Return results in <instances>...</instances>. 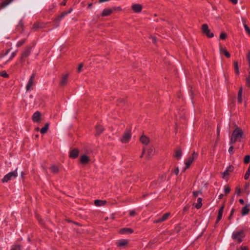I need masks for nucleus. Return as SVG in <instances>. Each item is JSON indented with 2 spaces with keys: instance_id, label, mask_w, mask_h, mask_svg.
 I'll return each instance as SVG.
<instances>
[{
  "instance_id": "obj_18",
  "label": "nucleus",
  "mask_w": 250,
  "mask_h": 250,
  "mask_svg": "<svg viewBox=\"0 0 250 250\" xmlns=\"http://www.w3.org/2000/svg\"><path fill=\"white\" fill-rule=\"evenodd\" d=\"M233 170V167L232 166H229L227 169L226 171H225L223 173L222 178L223 179L225 178V177L229 174L230 172H231Z\"/></svg>"
},
{
  "instance_id": "obj_3",
  "label": "nucleus",
  "mask_w": 250,
  "mask_h": 250,
  "mask_svg": "<svg viewBox=\"0 0 250 250\" xmlns=\"http://www.w3.org/2000/svg\"><path fill=\"white\" fill-rule=\"evenodd\" d=\"M201 30L202 33L207 37L211 38L214 37V34L210 31L207 24L204 23L201 26Z\"/></svg>"
},
{
  "instance_id": "obj_58",
  "label": "nucleus",
  "mask_w": 250,
  "mask_h": 250,
  "mask_svg": "<svg viewBox=\"0 0 250 250\" xmlns=\"http://www.w3.org/2000/svg\"><path fill=\"white\" fill-rule=\"evenodd\" d=\"M229 0L234 4H236L238 2V0Z\"/></svg>"
},
{
  "instance_id": "obj_56",
  "label": "nucleus",
  "mask_w": 250,
  "mask_h": 250,
  "mask_svg": "<svg viewBox=\"0 0 250 250\" xmlns=\"http://www.w3.org/2000/svg\"><path fill=\"white\" fill-rule=\"evenodd\" d=\"M173 172L176 174L177 175L179 173V168L178 167H177L175 170L173 171Z\"/></svg>"
},
{
  "instance_id": "obj_46",
  "label": "nucleus",
  "mask_w": 250,
  "mask_h": 250,
  "mask_svg": "<svg viewBox=\"0 0 250 250\" xmlns=\"http://www.w3.org/2000/svg\"><path fill=\"white\" fill-rule=\"evenodd\" d=\"M238 101L239 103H241L242 101V94L239 95L238 94Z\"/></svg>"
},
{
  "instance_id": "obj_51",
  "label": "nucleus",
  "mask_w": 250,
  "mask_h": 250,
  "mask_svg": "<svg viewBox=\"0 0 250 250\" xmlns=\"http://www.w3.org/2000/svg\"><path fill=\"white\" fill-rule=\"evenodd\" d=\"M24 42V41H20L19 42H18V43L17 44V47H19L20 46H21L22 44H23V43Z\"/></svg>"
},
{
  "instance_id": "obj_59",
  "label": "nucleus",
  "mask_w": 250,
  "mask_h": 250,
  "mask_svg": "<svg viewBox=\"0 0 250 250\" xmlns=\"http://www.w3.org/2000/svg\"><path fill=\"white\" fill-rule=\"evenodd\" d=\"M243 88L241 87L239 90L238 93L239 95L242 94Z\"/></svg>"
},
{
  "instance_id": "obj_29",
  "label": "nucleus",
  "mask_w": 250,
  "mask_h": 250,
  "mask_svg": "<svg viewBox=\"0 0 250 250\" xmlns=\"http://www.w3.org/2000/svg\"><path fill=\"white\" fill-rule=\"evenodd\" d=\"M202 199L201 198H199L198 199H197V204H196L195 205V208H197V209H199L201 208L202 206Z\"/></svg>"
},
{
  "instance_id": "obj_57",
  "label": "nucleus",
  "mask_w": 250,
  "mask_h": 250,
  "mask_svg": "<svg viewBox=\"0 0 250 250\" xmlns=\"http://www.w3.org/2000/svg\"><path fill=\"white\" fill-rule=\"evenodd\" d=\"M188 208H189V207L188 206H186L184 207V208H183V211L184 212H186L188 210Z\"/></svg>"
},
{
  "instance_id": "obj_63",
  "label": "nucleus",
  "mask_w": 250,
  "mask_h": 250,
  "mask_svg": "<svg viewBox=\"0 0 250 250\" xmlns=\"http://www.w3.org/2000/svg\"><path fill=\"white\" fill-rule=\"evenodd\" d=\"M72 11V8H70L68 11H66L67 13V15L69 13H70Z\"/></svg>"
},
{
  "instance_id": "obj_52",
  "label": "nucleus",
  "mask_w": 250,
  "mask_h": 250,
  "mask_svg": "<svg viewBox=\"0 0 250 250\" xmlns=\"http://www.w3.org/2000/svg\"><path fill=\"white\" fill-rule=\"evenodd\" d=\"M150 38L152 39V41L154 43H156L157 42V39L155 37L151 36L150 37Z\"/></svg>"
},
{
  "instance_id": "obj_21",
  "label": "nucleus",
  "mask_w": 250,
  "mask_h": 250,
  "mask_svg": "<svg viewBox=\"0 0 250 250\" xmlns=\"http://www.w3.org/2000/svg\"><path fill=\"white\" fill-rule=\"evenodd\" d=\"M112 9H105L103 11L101 15L103 17L109 16L112 13Z\"/></svg>"
},
{
  "instance_id": "obj_13",
  "label": "nucleus",
  "mask_w": 250,
  "mask_h": 250,
  "mask_svg": "<svg viewBox=\"0 0 250 250\" xmlns=\"http://www.w3.org/2000/svg\"><path fill=\"white\" fill-rule=\"evenodd\" d=\"M219 52L220 54H223L227 58L230 57V53L227 51L225 47H223L222 45L219 46Z\"/></svg>"
},
{
  "instance_id": "obj_60",
  "label": "nucleus",
  "mask_w": 250,
  "mask_h": 250,
  "mask_svg": "<svg viewBox=\"0 0 250 250\" xmlns=\"http://www.w3.org/2000/svg\"><path fill=\"white\" fill-rule=\"evenodd\" d=\"M239 202L242 205H243L244 204V200L242 199H239Z\"/></svg>"
},
{
  "instance_id": "obj_28",
  "label": "nucleus",
  "mask_w": 250,
  "mask_h": 250,
  "mask_svg": "<svg viewBox=\"0 0 250 250\" xmlns=\"http://www.w3.org/2000/svg\"><path fill=\"white\" fill-rule=\"evenodd\" d=\"M43 27V23H36L33 25V29L36 30L38 28H42Z\"/></svg>"
},
{
  "instance_id": "obj_50",
  "label": "nucleus",
  "mask_w": 250,
  "mask_h": 250,
  "mask_svg": "<svg viewBox=\"0 0 250 250\" xmlns=\"http://www.w3.org/2000/svg\"><path fill=\"white\" fill-rule=\"evenodd\" d=\"M229 152L230 153H233V146H231L229 149Z\"/></svg>"
},
{
  "instance_id": "obj_34",
  "label": "nucleus",
  "mask_w": 250,
  "mask_h": 250,
  "mask_svg": "<svg viewBox=\"0 0 250 250\" xmlns=\"http://www.w3.org/2000/svg\"><path fill=\"white\" fill-rule=\"evenodd\" d=\"M227 37V34L225 32H222L220 35L219 38L220 40H225Z\"/></svg>"
},
{
  "instance_id": "obj_27",
  "label": "nucleus",
  "mask_w": 250,
  "mask_h": 250,
  "mask_svg": "<svg viewBox=\"0 0 250 250\" xmlns=\"http://www.w3.org/2000/svg\"><path fill=\"white\" fill-rule=\"evenodd\" d=\"M50 169L53 173H57L59 171L58 167L55 165L52 166L50 167Z\"/></svg>"
},
{
  "instance_id": "obj_12",
  "label": "nucleus",
  "mask_w": 250,
  "mask_h": 250,
  "mask_svg": "<svg viewBox=\"0 0 250 250\" xmlns=\"http://www.w3.org/2000/svg\"><path fill=\"white\" fill-rule=\"evenodd\" d=\"M142 8V5L140 4H134L131 6L132 10L135 13L141 12Z\"/></svg>"
},
{
  "instance_id": "obj_37",
  "label": "nucleus",
  "mask_w": 250,
  "mask_h": 250,
  "mask_svg": "<svg viewBox=\"0 0 250 250\" xmlns=\"http://www.w3.org/2000/svg\"><path fill=\"white\" fill-rule=\"evenodd\" d=\"M250 161V156L248 155H246L244 160V162L245 164H248Z\"/></svg>"
},
{
  "instance_id": "obj_64",
  "label": "nucleus",
  "mask_w": 250,
  "mask_h": 250,
  "mask_svg": "<svg viewBox=\"0 0 250 250\" xmlns=\"http://www.w3.org/2000/svg\"><path fill=\"white\" fill-rule=\"evenodd\" d=\"M242 250H249L246 247H243L241 248Z\"/></svg>"
},
{
  "instance_id": "obj_26",
  "label": "nucleus",
  "mask_w": 250,
  "mask_h": 250,
  "mask_svg": "<svg viewBox=\"0 0 250 250\" xmlns=\"http://www.w3.org/2000/svg\"><path fill=\"white\" fill-rule=\"evenodd\" d=\"M49 125V123H46L44 126L41 129V133L42 134L46 133L48 129Z\"/></svg>"
},
{
  "instance_id": "obj_9",
  "label": "nucleus",
  "mask_w": 250,
  "mask_h": 250,
  "mask_svg": "<svg viewBox=\"0 0 250 250\" xmlns=\"http://www.w3.org/2000/svg\"><path fill=\"white\" fill-rule=\"evenodd\" d=\"M128 244V241L126 239H122L119 240L116 245L118 247L125 248L127 246Z\"/></svg>"
},
{
  "instance_id": "obj_31",
  "label": "nucleus",
  "mask_w": 250,
  "mask_h": 250,
  "mask_svg": "<svg viewBox=\"0 0 250 250\" xmlns=\"http://www.w3.org/2000/svg\"><path fill=\"white\" fill-rule=\"evenodd\" d=\"M13 0H5L1 4V7L4 8L10 3Z\"/></svg>"
},
{
  "instance_id": "obj_8",
  "label": "nucleus",
  "mask_w": 250,
  "mask_h": 250,
  "mask_svg": "<svg viewBox=\"0 0 250 250\" xmlns=\"http://www.w3.org/2000/svg\"><path fill=\"white\" fill-rule=\"evenodd\" d=\"M68 74L62 75L59 83L60 86L63 87L66 85L68 81Z\"/></svg>"
},
{
  "instance_id": "obj_17",
  "label": "nucleus",
  "mask_w": 250,
  "mask_h": 250,
  "mask_svg": "<svg viewBox=\"0 0 250 250\" xmlns=\"http://www.w3.org/2000/svg\"><path fill=\"white\" fill-rule=\"evenodd\" d=\"M41 113L39 111H36L33 115L32 120L35 122H40L41 120Z\"/></svg>"
},
{
  "instance_id": "obj_44",
  "label": "nucleus",
  "mask_w": 250,
  "mask_h": 250,
  "mask_svg": "<svg viewBox=\"0 0 250 250\" xmlns=\"http://www.w3.org/2000/svg\"><path fill=\"white\" fill-rule=\"evenodd\" d=\"M241 189L239 187H237L236 188V193L238 195H240V193H241Z\"/></svg>"
},
{
  "instance_id": "obj_1",
  "label": "nucleus",
  "mask_w": 250,
  "mask_h": 250,
  "mask_svg": "<svg viewBox=\"0 0 250 250\" xmlns=\"http://www.w3.org/2000/svg\"><path fill=\"white\" fill-rule=\"evenodd\" d=\"M244 137V132L243 130L236 126L233 131L230 139L229 144L230 145L234 144L236 142H240L241 139Z\"/></svg>"
},
{
  "instance_id": "obj_32",
  "label": "nucleus",
  "mask_w": 250,
  "mask_h": 250,
  "mask_svg": "<svg viewBox=\"0 0 250 250\" xmlns=\"http://www.w3.org/2000/svg\"><path fill=\"white\" fill-rule=\"evenodd\" d=\"M154 154V150L152 148H149L147 149V155L148 158L151 157Z\"/></svg>"
},
{
  "instance_id": "obj_11",
  "label": "nucleus",
  "mask_w": 250,
  "mask_h": 250,
  "mask_svg": "<svg viewBox=\"0 0 250 250\" xmlns=\"http://www.w3.org/2000/svg\"><path fill=\"white\" fill-rule=\"evenodd\" d=\"M95 129H96L95 136H99L105 130L104 127L101 125H97L95 126Z\"/></svg>"
},
{
  "instance_id": "obj_42",
  "label": "nucleus",
  "mask_w": 250,
  "mask_h": 250,
  "mask_svg": "<svg viewBox=\"0 0 250 250\" xmlns=\"http://www.w3.org/2000/svg\"><path fill=\"white\" fill-rule=\"evenodd\" d=\"M248 62H249V66H250V50L249 51L247 55Z\"/></svg>"
},
{
  "instance_id": "obj_20",
  "label": "nucleus",
  "mask_w": 250,
  "mask_h": 250,
  "mask_svg": "<svg viewBox=\"0 0 250 250\" xmlns=\"http://www.w3.org/2000/svg\"><path fill=\"white\" fill-rule=\"evenodd\" d=\"M106 203V201L105 200H95L94 201V204L97 207L104 206Z\"/></svg>"
},
{
  "instance_id": "obj_23",
  "label": "nucleus",
  "mask_w": 250,
  "mask_h": 250,
  "mask_svg": "<svg viewBox=\"0 0 250 250\" xmlns=\"http://www.w3.org/2000/svg\"><path fill=\"white\" fill-rule=\"evenodd\" d=\"M224 205H223L219 209V211H218L217 218V222H218L221 219V218L222 217L223 212L224 210Z\"/></svg>"
},
{
  "instance_id": "obj_36",
  "label": "nucleus",
  "mask_w": 250,
  "mask_h": 250,
  "mask_svg": "<svg viewBox=\"0 0 250 250\" xmlns=\"http://www.w3.org/2000/svg\"><path fill=\"white\" fill-rule=\"evenodd\" d=\"M249 69V75L248 77L246 78V84L249 87L250 86V66Z\"/></svg>"
},
{
  "instance_id": "obj_49",
  "label": "nucleus",
  "mask_w": 250,
  "mask_h": 250,
  "mask_svg": "<svg viewBox=\"0 0 250 250\" xmlns=\"http://www.w3.org/2000/svg\"><path fill=\"white\" fill-rule=\"evenodd\" d=\"M197 156H198V153L195 152H193L192 153V156L191 157L194 158V160L195 159L197 158Z\"/></svg>"
},
{
  "instance_id": "obj_43",
  "label": "nucleus",
  "mask_w": 250,
  "mask_h": 250,
  "mask_svg": "<svg viewBox=\"0 0 250 250\" xmlns=\"http://www.w3.org/2000/svg\"><path fill=\"white\" fill-rule=\"evenodd\" d=\"M235 211V209L234 208H232L230 211V215L229 216V220H230L231 219V217L232 216H233V214L234 213Z\"/></svg>"
},
{
  "instance_id": "obj_53",
  "label": "nucleus",
  "mask_w": 250,
  "mask_h": 250,
  "mask_svg": "<svg viewBox=\"0 0 250 250\" xmlns=\"http://www.w3.org/2000/svg\"><path fill=\"white\" fill-rule=\"evenodd\" d=\"M62 19V18H61V17L59 15L54 20V21H59L61 20Z\"/></svg>"
},
{
  "instance_id": "obj_38",
  "label": "nucleus",
  "mask_w": 250,
  "mask_h": 250,
  "mask_svg": "<svg viewBox=\"0 0 250 250\" xmlns=\"http://www.w3.org/2000/svg\"><path fill=\"white\" fill-rule=\"evenodd\" d=\"M230 188L228 186L225 187L224 191L226 194H228L230 192Z\"/></svg>"
},
{
  "instance_id": "obj_40",
  "label": "nucleus",
  "mask_w": 250,
  "mask_h": 250,
  "mask_svg": "<svg viewBox=\"0 0 250 250\" xmlns=\"http://www.w3.org/2000/svg\"><path fill=\"white\" fill-rule=\"evenodd\" d=\"M0 76L4 78H8V75L6 73L5 71H2L0 73Z\"/></svg>"
},
{
  "instance_id": "obj_22",
  "label": "nucleus",
  "mask_w": 250,
  "mask_h": 250,
  "mask_svg": "<svg viewBox=\"0 0 250 250\" xmlns=\"http://www.w3.org/2000/svg\"><path fill=\"white\" fill-rule=\"evenodd\" d=\"M194 158H191L190 157L188 159L187 161L185 163L186 166L185 169H184L183 171H185L186 169L189 167L190 165L192 164Z\"/></svg>"
},
{
  "instance_id": "obj_55",
  "label": "nucleus",
  "mask_w": 250,
  "mask_h": 250,
  "mask_svg": "<svg viewBox=\"0 0 250 250\" xmlns=\"http://www.w3.org/2000/svg\"><path fill=\"white\" fill-rule=\"evenodd\" d=\"M135 214H136V212H135V210H131L129 212V215L131 216L135 215Z\"/></svg>"
},
{
  "instance_id": "obj_4",
  "label": "nucleus",
  "mask_w": 250,
  "mask_h": 250,
  "mask_svg": "<svg viewBox=\"0 0 250 250\" xmlns=\"http://www.w3.org/2000/svg\"><path fill=\"white\" fill-rule=\"evenodd\" d=\"M79 162L81 165L86 166L90 163L91 159L86 154H82L79 158Z\"/></svg>"
},
{
  "instance_id": "obj_30",
  "label": "nucleus",
  "mask_w": 250,
  "mask_h": 250,
  "mask_svg": "<svg viewBox=\"0 0 250 250\" xmlns=\"http://www.w3.org/2000/svg\"><path fill=\"white\" fill-rule=\"evenodd\" d=\"M234 70L237 75L239 74L238 63L237 61L234 62Z\"/></svg>"
},
{
  "instance_id": "obj_19",
  "label": "nucleus",
  "mask_w": 250,
  "mask_h": 250,
  "mask_svg": "<svg viewBox=\"0 0 250 250\" xmlns=\"http://www.w3.org/2000/svg\"><path fill=\"white\" fill-rule=\"evenodd\" d=\"M249 207H250V204H247L242 208L241 214L243 216L248 214L249 213V212H250Z\"/></svg>"
},
{
  "instance_id": "obj_62",
  "label": "nucleus",
  "mask_w": 250,
  "mask_h": 250,
  "mask_svg": "<svg viewBox=\"0 0 250 250\" xmlns=\"http://www.w3.org/2000/svg\"><path fill=\"white\" fill-rule=\"evenodd\" d=\"M145 151H146L145 148H144L143 149L142 153L141 155L140 156V158H142L143 157V155H144V153L145 152Z\"/></svg>"
},
{
  "instance_id": "obj_48",
  "label": "nucleus",
  "mask_w": 250,
  "mask_h": 250,
  "mask_svg": "<svg viewBox=\"0 0 250 250\" xmlns=\"http://www.w3.org/2000/svg\"><path fill=\"white\" fill-rule=\"evenodd\" d=\"M67 15V13L66 11H63L62 12L60 15H59L61 18L62 19V18H63L65 16H66Z\"/></svg>"
},
{
  "instance_id": "obj_61",
  "label": "nucleus",
  "mask_w": 250,
  "mask_h": 250,
  "mask_svg": "<svg viewBox=\"0 0 250 250\" xmlns=\"http://www.w3.org/2000/svg\"><path fill=\"white\" fill-rule=\"evenodd\" d=\"M217 137L218 138L219 134H220V129H219V127H217Z\"/></svg>"
},
{
  "instance_id": "obj_7",
  "label": "nucleus",
  "mask_w": 250,
  "mask_h": 250,
  "mask_svg": "<svg viewBox=\"0 0 250 250\" xmlns=\"http://www.w3.org/2000/svg\"><path fill=\"white\" fill-rule=\"evenodd\" d=\"M80 150L78 148L74 147L69 151V157L71 159H76L79 155Z\"/></svg>"
},
{
  "instance_id": "obj_39",
  "label": "nucleus",
  "mask_w": 250,
  "mask_h": 250,
  "mask_svg": "<svg viewBox=\"0 0 250 250\" xmlns=\"http://www.w3.org/2000/svg\"><path fill=\"white\" fill-rule=\"evenodd\" d=\"M244 26L246 32L248 33L249 35H250V29L249 28V27L248 26L247 24H244Z\"/></svg>"
},
{
  "instance_id": "obj_2",
  "label": "nucleus",
  "mask_w": 250,
  "mask_h": 250,
  "mask_svg": "<svg viewBox=\"0 0 250 250\" xmlns=\"http://www.w3.org/2000/svg\"><path fill=\"white\" fill-rule=\"evenodd\" d=\"M132 137L131 129L129 128H126L125 132L123 133L121 138H120V141L122 144H128Z\"/></svg>"
},
{
  "instance_id": "obj_35",
  "label": "nucleus",
  "mask_w": 250,
  "mask_h": 250,
  "mask_svg": "<svg viewBox=\"0 0 250 250\" xmlns=\"http://www.w3.org/2000/svg\"><path fill=\"white\" fill-rule=\"evenodd\" d=\"M250 166L248 169V170L246 172V173H245V176H244V178L246 179V180H247L249 176H250Z\"/></svg>"
},
{
  "instance_id": "obj_6",
  "label": "nucleus",
  "mask_w": 250,
  "mask_h": 250,
  "mask_svg": "<svg viewBox=\"0 0 250 250\" xmlns=\"http://www.w3.org/2000/svg\"><path fill=\"white\" fill-rule=\"evenodd\" d=\"M243 230H240L238 232H234L232 235V238L237 241L239 243L242 241V238L244 237Z\"/></svg>"
},
{
  "instance_id": "obj_25",
  "label": "nucleus",
  "mask_w": 250,
  "mask_h": 250,
  "mask_svg": "<svg viewBox=\"0 0 250 250\" xmlns=\"http://www.w3.org/2000/svg\"><path fill=\"white\" fill-rule=\"evenodd\" d=\"M182 154V151L181 149H176L175 152L174 157L176 158L179 159L181 157Z\"/></svg>"
},
{
  "instance_id": "obj_45",
  "label": "nucleus",
  "mask_w": 250,
  "mask_h": 250,
  "mask_svg": "<svg viewBox=\"0 0 250 250\" xmlns=\"http://www.w3.org/2000/svg\"><path fill=\"white\" fill-rule=\"evenodd\" d=\"M112 10H116V11H122V9L121 7H113L112 8Z\"/></svg>"
},
{
  "instance_id": "obj_5",
  "label": "nucleus",
  "mask_w": 250,
  "mask_h": 250,
  "mask_svg": "<svg viewBox=\"0 0 250 250\" xmlns=\"http://www.w3.org/2000/svg\"><path fill=\"white\" fill-rule=\"evenodd\" d=\"M18 168H16L15 171L10 172L5 175L2 179L3 183H6L9 180H11L12 178H16L18 176Z\"/></svg>"
},
{
  "instance_id": "obj_54",
  "label": "nucleus",
  "mask_w": 250,
  "mask_h": 250,
  "mask_svg": "<svg viewBox=\"0 0 250 250\" xmlns=\"http://www.w3.org/2000/svg\"><path fill=\"white\" fill-rule=\"evenodd\" d=\"M199 193H200V192H198V191H193V195L194 197H196L198 195V194Z\"/></svg>"
},
{
  "instance_id": "obj_10",
  "label": "nucleus",
  "mask_w": 250,
  "mask_h": 250,
  "mask_svg": "<svg viewBox=\"0 0 250 250\" xmlns=\"http://www.w3.org/2000/svg\"><path fill=\"white\" fill-rule=\"evenodd\" d=\"M140 141L141 143L145 145H147L150 143V139L149 137L146 136V135L143 134L140 137Z\"/></svg>"
},
{
  "instance_id": "obj_16",
  "label": "nucleus",
  "mask_w": 250,
  "mask_h": 250,
  "mask_svg": "<svg viewBox=\"0 0 250 250\" xmlns=\"http://www.w3.org/2000/svg\"><path fill=\"white\" fill-rule=\"evenodd\" d=\"M119 233L121 234H131L133 232V230L131 228H123L119 230Z\"/></svg>"
},
{
  "instance_id": "obj_41",
  "label": "nucleus",
  "mask_w": 250,
  "mask_h": 250,
  "mask_svg": "<svg viewBox=\"0 0 250 250\" xmlns=\"http://www.w3.org/2000/svg\"><path fill=\"white\" fill-rule=\"evenodd\" d=\"M11 250H21V247L19 245L15 246Z\"/></svg>"
},
{
  "instance_id": "obj_47",
  "label": "nucleus",
  "mask_w": 250,
  "mask_h": 250,
  "mask_svg": "<svg viewBox=\"0 0 250 250\" xmlns=\"http://www.w3.org/2000/svg\"><path fill=\"white\" fill-rule=\"evenodd\" d=\"M83 67V64L82 63H80L79 65V66L78 67V72H80L81 71Z\"/></svg>"
},
{
  "instance_id": "obj_14",
  "label": "nucleus",
  "mask_w": 250,
  "mask_h": 250,
  "mask_svg": "<svg viewBox=\"0 0 250 250\" xmlns=\"http://www.w3.org/2000/svg\"><path fill=\"white\" fill-rule=\"evenodd\" d=\"M170 215V213L169 212H167L164 214L162 217L154 221V223H159L162 222L166 221Z\"/></svg>"
},
{
  "instance_id": "obj_24",
  "label": "nucleus",
  "mask_w": 250,
  "mask_h": 250,
  "mask_svg": "<svg viewBox=\"0 0 250 250\" xmlns=\"http://www.w3.org/2000/svg\"><path fill=\"white\" fill-rule=\"evenodd\" d=\"M30 52L31 47H29L23 52L21 55V59H23L24 58L28 57L29 55Z\"/></svg>"
},
{
  "instance_id": "obj_15",
  "label": "nucleus",
  "mask_w": 250,
  "mask_h": 250,
  "mask_svg": "<svg viewBox=\"0 0 250 250\" xmlns=\"http://www.w3.org/2000/svg\"><path fill=\"white\" fill-rule=\"evenodd\" d=\"M35 78V74H33L30 78L28 83L26 86V91H28L30 89L31 86L34 84V80Z\"/></svg>"
},
{
  "instance_id": "obj_33",
  "label": "nucleus",
  "mask_w": 250,
  "mask_h": 250,
  "mask_svg": "<svg viewBox=\"0 0 250 250\" xmlns=\"http://www.w3.org/2000/svg\"><path fill=\"white\" fill-rule=\"evenodd\" d=\"M250 187V183H246L245 185V188L244 189V191L247 193V195H249L250 193V191L248 190V188Z\"/></svg>"
}]
</instances>
